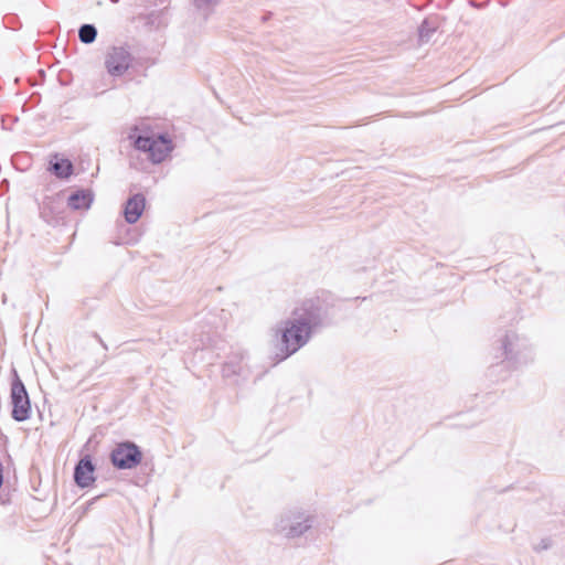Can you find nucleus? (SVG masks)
Wrapping results in <instances>:
<instances>
[{
	"instance_id": "1",
	"label": "nucleus",
	"mask_w": 565,
	"mask_h": 565,
	"mask_svg": "<svg viewBox=\"0 0 565 565\" xmlns=\"http://www.w3.org/2000/svg\"><path fill=\"white\" fill-rule=\"evenodd\" d=\"M326 307L320 298H308L297 306L291 316L279 321L273 329L277 343L278 361H284L305 347L312 333L322 324Z\"/></svg>"
},
{
	"instance_id": "2",
	"label": "nucleus",
	"mask_w": 565,
	"mask_h": 565,
	"mask_svg": "<svg viewBox=\"0 0 565 565\" xmlns=\"http://www.w3.org/2000/svg\"><path fill=\"white\" fill-rule=\"evenodd\" d=\"M505 367L521 371L535 361V348L530 340L514 331H509L501 341Z\"/></svg>"
},
{
	"instance_id": "3",
	"label": "nucleus",
	"mask_w": 565,
	"mask_h": 565,
	"mask_svg": "<svg viewBox=\"0 0 565 565\" xmlns=\"http://www.w3.org/2000/svg\"><path fill=\"white\" fill-rule=\"evenodd\" d=\"M136 149L148 152L149 160L154 163H161L170 154L173 149L171 140L164 136L143 137L138 136L134 140Z\"/></svg>"
},
{
	"instance_id": "4",
	"label": "nucleus",
	"mask_w": 565,
	"mask_h": 565,
	"mask_svg": "<svg viewBox=\"0 0 565 565\" xmlns=\"http://www.w3.org/2000/svg\"><path fill=\"white\" fill-rule=\"evenodd\" d=\"M311 518L307 513L295 510L280 515L276 531L286 537L294 539L302 535L311 527Z\"/></svg>"
},
{
	"instance_id": "5",
	"label": "nucleus",
	"mask_w": 565,
	"mask_h": 565,
	"mask_svg": "<svg viewBox=\"0 0 565 565\" xmlns=\"http://www.w3.org/2000/svg\"><path fill=\"white\" fill-rule=\"evenodd\" d=\"M134 56L127 45H113L106 50L104 66L113 77L122 76L132 65Z\"/></svg>"
},
{
	"instance_id": "6",
	"label": "nucleus",
	"mask_w": 565,
	"mask_h": 565,
	"mask_svg": "<svg viewBox=\"0 0 565 565\" xmlns=\"http://www.w3.org/2000/svg\"><path fill=\"white\" fill-rule=\"evenodd\" d=\"M10 398L12 405V418L17 422L28 420L31 415V402L25 385L19 377L17 371L13 372Z\"/></svg>"
},
{
	"instance_id": "7",
	"label": "nucleus",
	"mask_w": 565,
	"mask_h": 565,
	"mask_svg": "<svg viewBox=\"0 0 565 565\" xmlns=\"http://www.w3.org/2000/svg\"><path fill=\"white\" fill-rule=\"evenodd\" d=\"M142 460L140 448L131 441L118 444L110 452V461L117 469L136 468Z\"/></svg>"
},
{
	"instance_id": "8",
	"label": "nucleus",
	"mask_w": 565,
	"mask_h": 565,
	"mask_svg": "<svg viewBox=\"0 0 565 565\" xmlns=\"http://www.w3.org/2000/svg\"><path fill=\"white\" fill-rule=\"evenodd\" d=\"M95 466L89 455L84 456L74 469V481L81 488H87L95 481Z\"/></svg>"
},
{
	"instance_id": "9",
	"label": "nucleus",
	"mask_w": 565,
	"mask_h": 565,
	"mask_svg": "<svg viewBox=\"0 0 565 565\" xmlns=\"http://www.w3.org/2000/svg\"><path fill=\"white\" fill-rule=\"evenodd\" d=\"M146 206V199L142 194L137 193L130 196L124 207V216L125 220L129 224L136 223L140 216L142 215V212Z\"/></svg>"
},
{
	"instance_id": "10",
	"label": "nucleus",
	"mask_w": 565,
	"mask_h": 565,
	"mask_svg": "<svg viewBox=\"0 0 565 565\" xmlns=\"http://www.w3.org/2000/svg\"><path fill=\"white\" fill-rule=\"evenodd\" d=\"M246 354L242 351L233 352L231 356H228L227 361L223 365V376L231 377L234 375H243L246 376V370L244 365V360Z\"/></svg>"
},
{
	"instance_id": "11",
	"label": "nucleus",
	"mask_w": 565,
	"mask_h": 565,
	"mask_svg": "<svg viewBox=\"0 0 565 565\" xmlns=\"http://www.w3.org/2000/svg\"><path fill=\"white\" fill-rule=\"evenodd\" d=\"M93 193L90 190H77L68 196V206L73 210H87L93 202Z\"/></svg>"
},
{
	"instance_id": "12",
	"label": "nucleus",
	"mask_w": 565,
	"mask_h": 565,
	"mask_svg": "<svg viewBox=\"0 0 565 565\" xmlns=\"http://www.w3.org/2000/svg\"><path fill=\"white\" fill-rule=\"evenodd\" d=\"M50 164L51 171L60 179H66L73 173V164L68 159L55 157V160L51 161Z\"/></svg>"
},
{
	"instance_id": "13",
	"label": "nucleus",
	"mask_w": 565,
	"mask_h": 565,
	"mask_svg": "<svg viewBox=\"0 0 565 565\" xmlns=\"http://www.w3.org/2000/svg\"><path fill=\"white\" fill-rule=\"evenodd\" d=\"M97 29L94 24H83L78 30V38L82 43L90 44L96 40Z\"/></svg>"
},
{
	"instance_id": "14",
	"label": "nucleus",
	"mask_w": 565,
	"mask_h": 565,
	"mask_svg": "<svg viewBox=\"0 0 565 565\" xmlns=\"http://www.w3.org/2000/svg\"><path fill=\"white\" fill-rule=\"evenodd\" d=\"M435 30L436 26L433 23H430L428 20H424L418 29L419 42L427 43Z\"/></svg>"
},
{
	"instance_id": "15",
	"label": "nucleus",
	"mask_w": 565,
	"mask_h": 565,
	"mask_svg": "<svg viewBox=\"0 0 565 565\" xmlns=\"http://www.w3.org/2000/svg\"><path fill=\"white\" fill-rule=\"evenodd\" d=\"M193 4L200 9L205 10L209 9L215 4H217L221 0H192Z\"/></svg>"
},
{
	"instance_id": "16",
	"label": "nucleus",
	"mask_w": 565,
	"mask_h": 565,
	"mask_svg": "<svg viewBox=\"0 0 565 565\" xmlns=\"http://www.w3.org/2000/svg\"><path fill=\"white\" fill-rule=\"evenodd\" d=\"M552 545V542L550 539H542L540 541V543H537L535 546H534V550L536 552H542V551H545V550H548Z\"/></svg>"
},
{
	"instance_id": "17",
	"label": "nucleus",
	"mask_w": 565,
	"mask_h": 565,
	"mask_svg": "<svg viewBox=\"0 0 565 565\" xmlns=\"http://www.w3.org/2000/svg\"><path fill=\"white\" fill-rule=\"evenodd\" d=\"M50 203H51L50 199L45 200L43 203V209L46 210V207L49 206Z\"/></svg>"
}]
</instances>
